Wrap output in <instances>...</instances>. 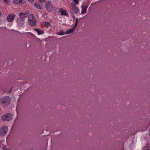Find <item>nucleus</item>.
Masks as SVG:
<instances>
[{"label":"nucleus","instance_id":"6e6552de","mask_svg":"<svg viewBox=\"0 0 150 150\" xmlns=\"http://www.w3.org/2000/svg\"><path fill=\"white\" fill-rule=\"evenodd\" d=\"M24 19L21 18H18L17 20V23L19 26H21L24 24Z\"/></svg>","mask_w":150,"mask_h":150},{"label":"nucleus","instance_id":"ddd939ff","mask_svg":"<svg viewBox=\"0 0 150 150\" xmlns=\"http://www.w3.org/2000/svg\"><path fill=\"white\" fill-rule=\"evenodd\" d=\"M34 5L37 8H38L40 9H42L41 6L40 4H38V3L36 2H35Z\"/></svg>","mask_w":150,"mask_h":150},{"label":"nucleus","instance_id":"f257e3e1","mask_svg":"<svg viewBox=\"0 0 150 150\" xmlns=\"http://www.w3.org/2000/svg\"><path fill=\"white\" fill-rule=\"evenodd\" d=\"M10 99L7 96H3L0 99V103L3 106H6L10 104Z\"/></svg>","mask_w":150,"mask_h":150},{"label":"nucleus","instance_id":"0eeeda50","mask_svg":"<svg viewBox=\"0 0 150 150\" xmlns=\"http://www.w3.org/2000/svg\"><path fill=\"white\" fill-rule=\"evenodd\" d=\"M15 14H12L9 15L7 18V20L9 22H11L13 21L15 17Z\"/></svg>","mask_w":150,"mask_h":150},{"label":"nucleus","instance_id":"9b49d317","mask_svg":"<svg viewBox=\"0 0 150 150\" xmlns=\"http://www.w3.org/2000/svg\"><path fill=\"white\" fill-rule=\"evenodd\" d=\"M59 12L60 13L61 15L67 16L68 13H66V11L64 10L62 8H60L59 10Z\"/></svg>","mask_w":150,"mask_h":150},{"label":"nucleus","instance_id":"412c9836","mask_svg":"<svg viewBox=\"0 0 150 150\" xmlns=\"http://www.w3.org/2000/svg\"><path fill=\"white\" fill-rule=\"evenodd\" d=\"M40 2H44L46 0H38Z\"/></svg>","mask_w":150,"mask_h":150},{"label":"nucleus","instance_id":"2eb2a0df","mask_svg":"<svg viewBox=\"0 0 150 150\" xmlns=\"http://www.w3.org/2000/svg\"><path fill=\"white\" fill-rule=\"evenodd\" d=\"M75 28H73V29H70L66 31L65 33L66 34H69L73 32V30H74Z\"/></svg>","mask_w":150,"mask_h":150},{"label":"nucleus","instance_id":"6ab92c4d","mask_svg":"<svg viewBox=\"0 0 150 150\" xmlns=\"http://www.w3.org/2000/svg\"><path fill=\"white\" fill-rule=\"evenodd\" d=\"M45 25H46V27L47 28H48L50 25V23L49 22H45Z\"/></svg>","mask_w":150,"mask_h":150},{"label":"nucleus","instance_id":"20e7f679","mask_svg":"<svg viewBox=\"0 0 150 150\" xmlns=\"http://www.w3.org/2000/svg\"><path fill=\"white\" fill-rule=\"evenodd\" d=\"M45 7L49 11H52L53 8L52 3L50 1H47L46 2Z\"/></svg>","mask_w":150,"mask_h":150},{"label":"nucleus","instance_id":"39448f33","mask_svg":"<svg viewBox=\"0 0 150 150\" xmlns=\"http://www.w3.org/2000/svg\"><path fill=\"white\" fill-rule=\"evenodd\" d=\"M8 131V128L6 126H4L0 128V135L2 136L5 135Z\"/></svg>","mask_w":150,"mask_h":150},{"label":"nucleus","instance_id":"4468645a","mask_svg":"<svg viewBox=\"0 0 150 150\" xmlns=\"http://www.w3.org/2000/svg\"><path fill=\"white\" fill-rule=\"evenodd\" d=\"M35 30L36 31L39 35L43 34L44 33L43 31L40 30L38 29H35Z\"/></svg>","mask_w":150,"mask_h":150},{"label":"nucleus","instance_id":"f8f14e48","mask_svg":"<svg viewBox=\"0 0 150 150\" xmlns=\"http://www.w3.org/2000/svg\"><path fill=\"white\" fill-rule=\"evenodd\" d=\"M13 3L15 4H25V2L23 0H14L13 1Z\"/></svg>","mask_w":150,"mask_h":150},{"label":"nucleus","instance_id":"dca6fc26","mask_svg":"<svg viewBox=\"0 0 150 150\" xmlns=\"http://www.w3.org/2000/svg\"><path fill=\"white\" fill-rule=\"evenodd\" d=\"M65 33L63 31H61L57 33V34L58 35H63Z\"/></svg>","mask_w":150,"mask_h":150},{"label":"nucleus","instance_id":"423d86ee","mask_svg":"<svg viewBox=\"0 0 150 150\" xmlns=\"http://www.w3.org/2000/svg\"><path fill=\"white\" fill-rule=\"evenodd\" d=\"M71 6L72 7V9L74 13L75 14H77L79 9L76 4L74 3L71 4Z\"/></svg>","mask_w":150,"mask_h":150},{"label":"nucleus","instance_id":"5701e85b","mask_svg":"<svg viewBox=\"0 0 150 150\" xmlns=\"http://www.w3.org/2000/svg\"><path fill=\"white\" fill-rule=\"evenodd\" d=\"M12 90V89L11 88L10 89V90L8 91V93H11Z\"/></svg>","mask_w":150,"mask_h":150},{"label":"nucleus","instance_id":"aec40b11","mask_svg":"<svg viewBox=\"0 0 150 150\" xmlns=\"http://www.w3.org/2000/svg\"><path fill=\"white\" fill-rule=\"evenodd\" d=\"M73 1L75 2L76 4H78V0H73Z\"/></svg>","mask_w":150,"mask_h":150},{"label":"nucleus","instance_id":"f03ea898","mask_svg":"<svg viewBox=\"0 0 150 150\" xmlns=\"http://www.w3.org/2000/svg\"><path fill=\"white\" fill-rule=\"evenodd\" d=\"M36 21L35 17L33 14L30 15L28 18V23L32 26H34Z\"/></svg>","mask_w":150,"mask_h":150},{"label":"nucleus","instance_id":"1a4fd4ad","mask_svg":"<svg viewBox=\"0 0 150 150\" xmlns=\"http://www.w3.org/2000/svg\"><path fill=\"white\" fill-rule=\"evenodd\" d=\"M88 7V5L87 6H81V14H85L86 13V10Z\"/></svg>","mask_w":150,"mask_h":150},{"label":"nucleus","instance_id":"a211bd4d","mask_svg":"<svg viewBox=\"0 0 150 150\" xmlns=\"http://www.w3.org/2000/svg\"><path fill=\"white\" fill-rule=\"evenodd\" d=\"M78 18H76V21L75 24L74 26V28H75L77 26L78 22Z\"/></svg>","mask_w":150,"mask_h":150},{"label":"nucleus","instance_id":"393cba45","mask_svg":"<svg viewBox=\"0 0 150 150\" xmlns=\"http://www.w3.org/2000/svg\"><path fill=\"white\" fill-rule=\"evenodd\" d=\"M1 14H2L1 12V11H0V17H1Z\"/></svg>","mask_w":150,"mask_h":150},{"label":"nucleus","instance_id":"7ed1b4c3","mask_svg":"<svg viewBox=\"0 0 150 150\" xmlns=\"http://www.w3.org/2000/svg\"><path fill=\"white\" fill-rule=\"evenodd\" d=\"M13 118V115L11 113H7L3 115L1 118L3 121H9Z\"/></svg>","mask_w":150,"mask_h":150},{"label":"nucleus","instance_id":"a878e982","mask_svg":"<svg viewBox=\"0 0 150 150\" xmlns=\"http://www.w3.org/2000/svg\"><path fill=\"white\" fill-rule=\"evenodd\" d=\"M149 134H150V129H149Z\"/></svg>","mask_w":150,"mask_h":150},{"label":"nucleus","instance_id":"9d476101","mask_svg":"<svg viewBox=\"0 0 150 150\" xmlns=\"http://www.w3.org/2000/svg\"><path fill=\"white\" fill-rule=\"evenodd\" d=\"M28 15V13H22L20 12L19 14V16L20 18L24 19V18L27 17Z\"/></svg>","mask_w":150,"mask_h":150},{"label":"nucleus","instance_id":"b1692460","mask_svg":"<svg viewBox=\"0 0 150 150\" xmlns=\"http://www.w3.org/2000/svg\"><path fill=\"white\" fill-rule=\"evenodd\" d=\"M34 1V0H28V1L30 3Z\"/></svg>","mask_w":150,"mask_h":150},{"label":"nucleus","instance_id":"4be33fe9","mask_svg":"<svg viewBox=\"0 0 150 150\" xmlns=\"http://www.w3.org/2000/svg\"><path fill=\"white\" fill-rule=\"evenodd\" d=\"M4 3H7L8 2V0H3Z\"/></svg>","mask_w":150,"mask_h":150},{"label":"nucleus","instance_id":"f3484780","mask_svg":"<svg viewBox=\"0 0 150 150\" xmlns=\"http://www.w3.org/2000/svg\"><path fill=\"white\" fill-rule=\"evenodd\" d=\"M142 150H150V147L145 146L142 149Z\"/></svg>","mask_w":150,"mask_h":150}]
</instances>
